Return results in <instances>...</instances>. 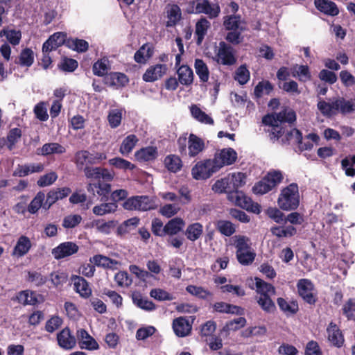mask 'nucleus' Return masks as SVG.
<instances>
[{
    "label": "nucleus",
    "mask_w": 355,
    "mask_h": 355,
    "mask_svg": "<svg viewBox=\"0 0 355 355\" xmlns=\"http://www.w3.org/2000/svg\"><path fill=\"white\" fill-rule=\"evenodd\" d=\"M210 22L204 17H202L196 24L195 35L197 45H200L210 28Z\"/></svg>",
    "instance_id": "nucleus-28"
},
{
    "label": "nucleus",
    "mask_w": 355,
    "mask_h": 355,
    "mask_svg": "<svg viewBox=\"0 0 355 355\" xmlns=\"http://www.w3.org/2000/svg\"><path fill=\"white\" fill-rule=\"evenodd\" d=\"M0 36H5L12 45L16 46L20 42L21 33L15 29L3 28L0 31Z\"/></svg>",
    "instance_id": "nucleus-49"
},
{
    "label": "nucleus",
    "mask_w": 355,
    "mask_h": 355,
    "mask_svg": "<svg viewBox=\"0 0 355 355\" xmlns=\"http://www.w3.org/2000/svg\"><path fill=\"white\" fill-rule=\"evenodd\" d=\"M277 203L279 208L284 211L297 209L300 205L298 185L291 183L284 188L279 196Z\"/></svg>",
    "instance_id": "nucleus-2"
},
{
    "label": "nucleus",
    "mask_w": 355,
    "mask_h": 355,
    "mask_svg": "<svg viewBox=\"0 0 355 355\" xmlns=\"http://www.w3.org/2000/svg\"><path fill=\"white\" fill-rule=\"evenodd\" d=\"M341 168L348 177H355V155L346 156L341 160Z\"/></svg>",
    "instance_id": "nucleus-48"
},
{
    "label": "nucleus",
    "mask_w": 355,
    "mask_h": 355,
    "mask_svg": "<svg viewBox=\"0 0 355 355\" xmlns=\"http://www.w3.org/2000/svg\"><path fill=\"white\" fill-rule=\"evenodd\" d=\"M245 174L243 173H239L237 175H233L232 181L236 191L230 192L228 198L234 201L236 205L249 209L251 204L250 198L246 197L242 191L237 190L238 188L243 187L245 184Z\"/></svg>",
    "instance_id": "nucleus-6"
},
{
    "label": "nucleus",
    "mask_w": 355,
    "mask_h": 355,
    "mask_svg": "<svg viewBox=\"0 0 355 355\" xmlns=\"http://www.w3.org/2000/svg\"><path fill=\"white\" fill-rule=\"evenodd\" d=\"M266 214L269 218L272 219L275 223L279 224H285L286 223V220L285 219V215L283 212H282L279 209L276 207H269Z\"/></svg>",
    "instance_id": "nucleus-63"
},
{
    "label": "nucleus",
    "mask_w": 355,
    "mask_h": 355,
    "mask_svg": "<svg viewBox=\"0 0 355 355\" xmlns=\"http://www.w3.org/2000/svg\"><path fill=\"white\" fill-rule=\"evenodd\" d=\"M276 116V119H277L279 125L282 123H287L290 125L294 124L296 121L297 116L295 112L288 107H284L279 112H277Z\"/></svg>",
    "instance_id": "nucleus-31"
},
{
    "label": "nucleus",
    "mask_w": 355,
    "mask_h": 355,
    "mask_svg": "<svg viewBox=\"0 0 355 355\" xmlns=\"http://www.w3.org/2000/svg\"><path fill=\"white\" fill-rule=\"evenodd\" d=\"M118 208L115 202H104L93 207L92 211L96 216H103L107 214L114 213Z\"/></svg>",
    "instance_id": "nucleus-45"
},
{
    "label": "nucleus",
    "mask_w": 355,
    "mask_h": 355,
    "mask_svg": "<svg viewBox=\"0 0 355 355\" xmlns=\"http://www.w3.org/2000/svg\"><path fill=\"white\" fill-rule=\"evenodd\" d=\"M220 170L216 159H207L198 162L191 168L192 177L197 180H207Z\"/></svg>",
    "instance_id": "nucleus-5"
},
{
    "label": "nucleus",
    "mask_w": 355,
    "mask_h": 355,
    "mask_svg": "<svg viewBox=\"0 0 355 355\" xmlns=\"http://www.w3.org/2000/svg\"><path fill=\"white\" fill-rule=\"evenodd\" d=\"M107 120L112 128L119 127L122 120V110L119 109L111 110L108 113Z\"/></svg>",
    "instance_id": "nucleus-56"
},
{
    "label": "nucleus",
    "mask_w": 355,
    "mask_h": 355,
    "mask_svg": "<svg viewBox=\"0 0 355 355\" xmlns=\"http://www.w3.org/2000/svg\"><path fill=\"white\" fill-rule=\"evenodd\" d=\"M203 233V225L198 222L189 224L184 234L187 239L192 242L199 239Z\"/></svg>",
    "instance_id": "nucleus-33"
},
{
    "label": "nucleus",
    "mask_w": 355,
    "mask_h": 355,
    "mask_svg": "<svg viewBox=\"0 0 355 355\" xmlns=\"http://www.w3.org/2000/svg\"><path fill=\"white\" fill-rule=\"evenodd\" d=\"M168 70L166 64H157L150 66L143 74L142 78L145 82L153 83L164 76Z\"/></svg>",
    "instance_id": "nucleus-18"
},
{
    "label": "nucleus",
    "mask_w": 355,
    "mask_h": 355,
    "mask_svg": "<svg viewBox=\"0 0 355 355\" xmlns=\"http://www.w3.org/2000/svg\"><path fill=\"white\" fill-rule=\"evenodd\" d=\"M45 194L43 191L37 193L33 199L31 201L27 207V211L31 214L37 213L40 208L44 209Z\"/></svg>",
    "instance_id": "nucleus-42"
},
{
    "label": "nucleus",
    "mask_w": 355,
    "mask_h": 355,
    "mask_svg": "<svg viewBox=\"0 0 355 355\" xmlns=\"http://www.w3.org/2000/svg\"><path fill=\"white\" fill-rule=\"evenodd\" d=\"M89 151L86 150H78L74 155V163L78 169L84 170L86 164H88Z\"/></svg>",
    "instance_id": "nucleus-57"
},
{
    "label": "nucleus",
    "mask_w": 355,
    "mask_h": 355,
    "mask_svg": "<svg viewBox=\"0 0 355 355\" xmlns=\"http://www.w3.org/2000/svg\"><path fill=\"white\" fill-rule=\"evenodd\" d=\"M34 62V53L32 49H22L19 56V64L22 67H29Z\"/></svg>",
    "instance_id": "nucleus-51"
},
{
    "label": "nucleus",
    "mask_w": 355,
    "mask_h": 355,
    "mask_svg": "<svg viewBox=\"0 0 355 355\" xmlns=\"http://www.w3.org/2000/svg\"><path fill=\"white\" fill-rule=\"evenodd\" d=\"M270 297L271 295L260 296L257 300L258 304L267 313L273 312L276 309L275 304Z\"/></svg>",
    "instance_id": "nucleus-59"
},
{
    "label": "nucleus",
    "mask_w": 355,
    "mask_h": 355,
    "mask_svg": "<svg viewBox=\"0 0 355 355\" xmlns=\"http://www.w3.org/2000/svg\"><path fill=\"white\" fill-rule=\"evenodd\" d=\"M132 298L133 303L141 309L147 311H152L156 309L155 304L147 297H144L139 293H134Z\"/></svg>",
    "instance_id": "nucleus-36"
},
{
    "label": "nucleus",
    "mask_w": 355,
    "mask_h": 355,
    "mask_svg": "<svg viewBox=\"0 0 355 355\" xmlns=\"http://www.w3.org/2000/svg\"><path fill=\"white\" fill-rule=\"evenodd\" d=\"M67 273L63 271H53L50 274L51 282L55 287L62 286L64 283H65L67 281Z\"/></svg>",
    "instance_id": "nucleus-61"
},
{
    "label": "nucleus",
    "mask_w": 355,
    "mask_h": 355,
    "mask_svg": "<svg viewBox=\"0 0 355 355\" xmlns=\"http://www.w3.org/2000/svg\"><path fill=\"white\" fill-rule=\"evenodd\" d=\"M341 100L340 97L334 98L331 102H327L320 100L317 104L318 109L321 114L327 117L334 116L338 113L341 114Z\"/></svg>",
    "instance_id": "nucleus-10"
},
{
    "label": "nucleus",
    "mask_w": 355,
    "mask_h": 355,
    "mask_svg": "<svg viewBox=\"0 0 355 355\" xmlns=\"http://www.w3.org/2000/svg\"><path fill=\"white\" fill-rule=\"evenodd\" d=\"M318 10L328 16L334 17L339 14V9L335 2L330 0H314Z\"/></svg>",
    "instance_id": "nucleus-25"
},
{
    "label": "nucleus",
    "mask_w": 355,
    "mask_h": 355,
    "mask_svg": "<svg viewBox=\"0 0 355 355\" xmlns=\"http://www.w3.org/2000/svg\"><path fill=\"white\" fill-rule=\"evenodd\" d=\"M77 343L79 347L82 349L92 351L99 348V345L96 340L84 329L77 330L76 343Z\"/></svg>",
    "instance_id": "nucleus-14"
},
{
    "label": "nucleus",
    "mask_w": 355,
    "mask_h": 355,
    "mask_svg": "<svg viewBox=\"0 0 355 355\" xmlns=\"http://www.w3.org/2000/svg\"><path fill=\"white\" fill-rule=\"evenodd\" d=\"M327 332L328 340L333 346L338 348L343 347L345 342L344 336L336 324L331 322L327 328Z\"/></svg>",
    "instance_id": "nucleus-21"
},
{
    "label": "nucleus",
    "mask_w": 355,
    "mask_h": 355,
    "mask_svg": "<svg viewBox=\"0 0 355 355\" xmlns=\"http://www.w3.org/2000/svg\"><path fill=\"white\" fill-rule=\"evenodd\" d=\"M185 223L181 218L176 217L168 220L164 225L165 236H173L178 234L183 230Z\"/></svg>",
    "instance_id": "nucleus-29"
},
{
    "label": "nucleus",
    "mask_w": 355,
    "mask_h": 355,
    "mask_svg": "<svg viewBox=\"0 0 355 355\" xmlns=\"http://www.w3.org/2000/svg\"><path fill=\"white\" fill-rule=\"evenodd\" d=\"M57 179V173L54 171H51L40 176L37 181V184L40 187H45L53 184Z\"/></svg>",
    "instance_id": "nucleus-60"
},
{
    "label": "nucleus",
    "mask_w": 355,
    "mask_h": 355,
    "mask_svg": "<svg viewBox=\"0 0 355 355\" xmlns=\"http://www.w3.org/2000/svg\"><path fill=\"white\" fill-rule=\"evenodd\" d=\"M135 156L141 162L154 161L158 156L157 148L153 146L141 148L135 152Z\"/></svg>",
    "instance_id": "nucleus-26"
},
{
    "label": "nucleus",
    "mask_w": 355,
    "mask_h": 355,
    "mask_svg": "<svg viewBox=\"0 0 355 355\" xmlns=\"http://www.w3.org/2000/svg\"><path fill=\"white\" fill-rule=\"evenodd\" d=\"M110 182L102 180L94 183H89L87 186V190L94 196L96 193L101 197V201L107 202L112 191Z\"/></svg>",
    "instance_id": "nucleus-11"
},
{
    "label": "nucleus",
    "mask_w": 355,
    "mask_h": 355,
    "mask_svg": "<svg viewBox=\"0 0 355 355\" xmlns=\"http://www.w3.org/2000/svg\"><path fill=\"white\" fill-rule=\"evenodd\" d=\"M274 86L269 80H262L258 83L254 89V95L259 99L263 95H270L273 91Z\"/></svg>",
    "instance_id": "nucleus-41"
},
{
    "label": "nucleus",
    "mask_w": 355,
    "mask_h": 355,
    "mask_svg": "<svg viewBox=\"0 0 355 355\" xmlns=\"http://www.w3.org/2000/svg\"><path fill=\"white\" fill-rule=\"evenodd\" d=\"M138 210L148 211L157 208L155 200L147 196H138Z\"/></svg>",
    "instance_id": "nucleus-52"
},
{
    "label": "nucleus",
    "mask_w": 355,
    "mask_h": 355,
    "mask_svg": "<svg viewBox=\"0 0 355 355\" xmlns=\"http://www.w3.org/2000/svg\"><path fill=\"white\" fill-rule=\"evenodd\" d=\"M283 180V175L279 171L268 172L261 180L256 182L252 187L255 194L263 195L275 188Z\"/></svg>",
    "instance_id": "nucleus-4"
},
{
    "label": "nucleus",
    "mask_w": 355,
    "mask_h": 355,
    "mask_svg": "<svg viewBox=\"0 0 355 355\" xmlns=\"http://www.w3.org/2000/svg\"><path fill=\"white\" fill-rule=\"evenodd\" d=\"M185 11L188 14H205L209 19H214L219 16L220 7L218 3H212L209 0H191Z\"/></svg>",
    "instance_id": "nucleus-3"
},
{
    "label": "nucleus",
    "mask_w": 355,
    "mask_h": 355,
    "mask_svg": "<svg viewBox=\"0 0 355 355\" xmlns=\"http://www.w3.org/2000/svg\"><path fill=\"white\" fill-rule=\"evenodd\" d=\"M116 223L117 222L113 220L105 222L103 220L98 219L93 221V226L96 227L99 232L109 234L116 227Z\"/></svg>",
    "instance_id": "nucleus-50"
},
{
    "label": "nucleus",
    "mask_w": 355,
    "mask_h": 355,
    "mask_svg": "<svg viewBox=\"0 0 355 355\" xmlns=\"http://www.w3.org/2000/svg\"><path fill=\"white\" fill-rule=\"evenodd\" d=\"M71 281L73 284L74 290L80 297L87 299L92 293L89 282L83 277L72 275Z\"/></svg>",
    "instance_id": "nucleus-22"
},
{
    "label": "nucleus",
    "mask_w": 355,
    "mask_h": 355,
    "mask_svg": "<svg viewBox=\"0 0 355 355\" xmlns=\"http://www.w3.org/2000/svg\"><path fill=\"white\" fill-rule=\"evenodd\" d=\"M270 232L272 235L279 239L291 237L297 234V230L293 225L274 226L270 228Z\"/></svg>",
    "instance_id": "nucleus-38"
},
{
    "label": "nucleus",
    "mask_w": 355,
    "mask_h": 355,
    "mask_svg": "<svg viewBox=\"0 0 355 355\" xmlns=\"http://www.w3.org/2000/svg\"><path fill=\"white\" fill-rule=\"evenodd\" d=\"M78 66L77 60L67 57H64L58 65V69L64 72H73L77 69Z\"/></svg>",
    "instance_id": "nucleus-58"
},
{
    "label": "nucleus",
    "mask_w": 355,
    "mask_h": 355,
    "mask_svg": "<svg viewBox=\"0 0 355 355\" xmlns=\"http://www.w3.org/2000/svg\"><path fill=\"white\" fill-rule=\"evenodd\" d=\"M250 73L245 65H241L235 71L234 78L241 85L246 84L250 80Z\"/></svg>",
    "instance_id": "nucleus-55"
},
{
    "label": "nucleus",
    "mask_w": 355,
    "mask_h": 355,
    "mask_svg": "<svg viewBox=\"0 0 355 355\" xmlns=\"http://www.w3.org/2000/svg\"><path fill=\"white\" fill-rule=\"evenodd\" d=\"M153 48L148 46V44H143L135 53L134 60L139 64H145L153 55Z\"/></svg>",
    "instance_id": "nucleus-35"
},
{
    "label": "nucleus",
    "mask_w": 355,
    "mask_h": 355,
    "mask_svg": "<svg viewBox=\"0 0 355 355\" xmlns=\"http://www.w3.org/2000/svg\"><path fill=\"white\" fill-rule=\"evenodd\" d=\"M255 285L257 292L259 293L261 296L273 295L275 294V288L274 286L259 277H255Z\"/></svg>",
    "instance_id": "nucleus-43"
},
{
    "label": "nucleus",
    "mask_w": 355,
    "mask_h": 355,
    "mask_svg": "<svg viewBox=\"0 0 355 355\" xmlns=\"http://www.w3.org/2000/svg\"><path fill=\"white\" fill-rule=\"evenodd\" d=\"M339 78L342 85L345 87L355 85V76L347 70H342L339 73Z\"/></svg>",
    "instance_id": "nucleus-64"
},
{
    "label": "nucleus",
    "mask_w": 355,
    "mask_h": 355,
    "mask_svg": "<svg viewBox=\"0 0 355 355\" xmlns=\"http://www.w3.org/2000/svg\"><path fill=\"white\" fill-rule=\"evenodd\" d=\"M32 244L31 240L26 236H21L13 248L12 255L17 257H21L26 254L31 248Z\"/></svg>",
    "instance_id": "nucleus-27"
},
{
    "label": "nucleus",
    "mask_w": 355,
    "mask_h": 355,
    "mask_svg": "<svg viewBox=\"0 0 355 355\" xmlns=\"http://www.w3.org/2000/svg\"><path fill=\"white\" fill-rule=\"evenodd\" d=\"M84 173L87 178L94 179L97 182L102 180L112 181L114 179V173L102 167L85 166Z\"/></svg>",
    "instance_id": "nucleus-12"
},
{
    "label": "nucleus",
    "mask_w": 355,
    "mask_h": 355,
    "mask_svg": "<svg viewBox=\"0 0 355 355\" xmlns=\"http://www.w3.org/2000/svg\"><path fill=\"white\" fill-rule=\"evenodd\" d=\"M26 280L28 282L34 284L35 286H41L46 283L48 277L44 276L37 271H28Z\"/></svg>",
    "instance_id": "nucleus-53"
},
{
    "label": "nucleus",
    "mask_w": 355,
    "mask_h": 355,
    "mask_svg": "<svg viewBox=\"0 0 355 355\" xmlns=\"http://www.w3.org/2000/svg\"><path fill=\"white\" fill-rule=\"evenodd\" d=\"M277 112L267 114L262 118V123L265 125L270 127L266 131L269 133V137L271 141H277L281 138L285 133V128L279 125L277 119H276Z\"/></svg>",
    "instance_id": "nucleus-9"
},
{
    "label": "nucleus",
    "mask_w": 355,
    "mask_h": 355,
    "mask_svg": "<svg viewBox=\"0 0 355 355\" xmlns=\"http://www.w3.org/2000/svg\"><path fill=\"white\" fill-rule=\"evenodd\" d=\"M196 72L202 83L209 80V71L206 63L202 59H196L194 64Z\"/></svg>",
    "instance_id": "nucleus-47"
},
{
    "label": "nucleus",
    "mask_w": 355,
    "mask_h": 355,
    "mask_svg": "<svg viewBox=\"0 0 355 355\" xmlns=\"http://www.w3.org/2000/svg\"><path fill=\"white\" fill-rule=\"evenodd\" d=\"M178 81L183 85H190L193 81V70L187 65L180 66L178 70Z\"/></svg>",
    "instance_id": "nucleus-34"
},
{
    "label": "nucleus",
    "mask_w": 355,
    "mask_h": 355,
    "mask_svg": "<svg viewBox=\"0 0 355 355\" xmlns=\"http://www.w3.org/2000/svg\"><path fill=\"white\" fill-rule=\"evenodd\" d=\"M16 300L24 306L35 305L38 303L35 292L29 290L19 292L16 296Z\"/></svg>",
    "instance_id": "nucleus-37"
},
{
    "label": "nucleus",
    "mask_w": 355,
    "mask_h": 355,
    "mask_svg": "<svg viewBox=\"0 0 355 355\" xmlns=\"http://www.w3.org/2000/svg\"><path fill=\"white\" fill-rule=\"evenodd\" d=\"M297 288L299 295L304 302L315 305L318 301L317 294L313 293L314 285L310 279H301L297 283Z\"/></svg>",
    "instance_id": "nucleus-8"
},
{
    "label": "nucleus",
    "mask_w": 355,
    "mask_h": 355,
    "mask_svg": "<svg viewBox=\"0 0 355 355\" xmlns=\"http://www.w3.org/2000/svg\"><path fill=\"white\" fill-rule=\"evenodd\" d=\"M214 60L222 65H234L236 62V58L233 47L223 41L220 42Z\"/></svg>",
    "instance_id": "nucleus-7"
},
{
    "label": "nucleus",
    "mask_w": 355,
    "mask_h": 355,
    "mask_svg": "<svg viewBox=\"0 0 355 355\" xmlns=\"http://www.w3.org/2000/svg\"><path fill=\"white\" fill-rule=\"evenodd\" d=\"M235 248H236V253L251 250L249 243V239L245 236L238 235L235 236Z\"/></svg>",
    "instance_id": "nucleus-62"
},
{
    "label": "nucleus",
    "mask_w": 355,
    "mask_h": 355,
    "mask_svg": "<svg viewBox=\"0 0 355 355\" xmlns=\"http://www.w3.org/2000/svg\"><path fill=\"white\" fill-rule=\"evenodd\" d=\"M71 193L69 187H60L51 189L46 194L44 209L49 210L58 200H62Z\"/></svg>",
    "instance_id": "nucleus-15"
},
{
    "label": "nucleus",
    "mask_w": 355,
    "mask_h": 355,
    "mask_svg": "<svg viewBox=\"0 0 355 355\" xmlns=\"http://www.w3.org/2000/svg\"><path fill=\"white\" fill-rule=\"evenodd\" d=\"M90 262L97 267L104 269H112L117 264L118 261L103 254H96L90 258Z\"/></svg>",
    "instance_id": "nucleus-30"
},
{
    "label": "nucleus",
    "mask_w": 355,
    "mask_h": 355,
    "mask_svg": "<svg viewBox=\"0 0 355 355\" xmlns=\"http://www.w3.org/2000/svg\"><path fill=\"white\" fill-rule=\"evenodd\" d=\"M277 303L280 310L286 315H294L299 310L298 304L296 301H291L288 302L283 297H278Z\"/></svg>",
    "instance_id": "nucleus-39"
},
{
    "label": "nucleus",
    "mask_w": 355,
    "mask_h": 355,
    "mask_svg": "<svg viewBox=\"0 0 355 355\" xmlns=\"http://www.w3.org/2000/svg\"><path fill=\"white\" fill-rule=\"evenodd\" d=\"M37 154L43 156H47L52 154H63L66 152V148L58 143L44 144L40 149L37 150Z\"/></svg>",
    "instance_id": "nucleus-32"
},
{
    "label": "nucleus",
    "mask_w": 355,
    "mask_h": 355,
    "mask_svg": "<svg viewBox=\"0 0 355 355\" xmlns=\"http://www.w3.org/2000/svg\"><path fill=\"white\" fill-rule=\"evenodd\" d=\"M57 342L60 347L69 350L76 345V338L71 334L69 327L62 329L57 334Z\"/></svg>",
    "instance_id": "nucleus-17"
},
{
    "label": "nucleus",
    "mask_w": 355,
    "mask_h": 355,
    "mask_svg": "<svg viewBox=\"0 0 355 355\" xmlns=\"http://www.w3.org/2000/svg\"><path fill=\"white\" fill-rule=\"evenodd\" d=\"M216 230L225 236H231L236 232V226L231 221L227 220H218L216 222Z\"/></svg>",
    "instance_id": "nucleus-40"
},
{
    "label": "nucleus",
    "mask_w": 355,
    "mask_h": 355,
    "mask_svg": "<svg viewBox=\"0 0 355 355\" xmlns=\"http://www.w3.org/2000/svg\"><path fill=\"white\" fill-rule=\"evenodd\" d=\"M205 148L204 141L197 135L191 133L188 139V155L191 157L198 155Z\"/></svg>",
    "instance_id": "nucleus-24"
},
{
    "label": "nucleus",
    "mask_w": 355,
    "mask_h": 355,
    "mask_svg": "<svg viewBox=\"0 0 355 355\" xmlns=\"http://www.w3.org/2000/svg\"><path fill=\"white\" fill-rule=\"evenodd\" d=\"M139 139L135 135H129L123 140L119 151L123 155H128L132 152Z\"/></svg>",
    "instance_id": "nucleus-46"
},
{
    "label": "nucleus",
    "mask_w": 355,
    "mask_h": 355,
    "mask_svg": "<svg viewBox=\"0 0 355 355\" xmlns=\"http://www.w3.org/2000/svg\"><path fill=\"white\" fill-rule=\"evenodd\" d=\"M129 82L128 76L120 72H111L106 74L103 78V83L109 87L116 88L125 86Z\"/></svg>",
    "instance_id": "nucleus-23"
},
{
    "label": "nucleus",
    "mask_w": 355,
    "mask_h": 355,
    "mask_svg": "<svg viewBox=\"0 0 355 355\" xmlns=\"http://www.w3.org/2000/svg\"><path fill=\"white\" fill-rule=\"evenodd\" d=\"M194 318H192L191 322L187 317H178L173 321V329L175 335L178 337H185L188 336L192 329V323Z\"/></svg>",
    "instance_id": "nucleus-19"
},
{
    "label": "nucleus",
    "mask_w": 355,
    "mask_h": 355,
    "mask_svg": "<svg viewBox=\"0 0 355 355\" xmlns=\"http://www.w3.org/2000/svg\"><path fill=\"white\" fill-rule=\"evenodd\" d=\"M186 291L191 295L202 300H205L207 297L212 295L210 291L201 286H197L195 285H188L186 287Z\"/></svg>",
    "instance_id": "nucleus-54"
},
{
    "label": "nucleus",
    "mask_w": 355,
    "mask_h": 355,
    "mask_svg": "<svg viewBox=\"0 0 355 355\" xmlns=\"http://www.w3.org/2000/svg\"><path fill=\"white\" fill-rule=\"evenodd\" d=\"M165 13L167 19L165 26L167 28L175 27L182 19V10L178 4H167L165 8Z\"/></svg>",
    "instance_id": "nucleus-16"
},
{
    "label": "nucleus",
    "mask_w": 355,
    "mask_h": 355,
    "mask_svg": "<svg viewBox=\"0 0 355 355\" xmlns=\"http://www.w3.org/2000/svg\"><path fill=\"white\" fill-rule=\"evenodd\" d=\"M78 245L71 241H66L59 244L52 250V254L57 260L71 256L78 252Z\"/></svg>",
    "instance_id": "nucleus-13"
},
{
    "label": "nucleus",
    "mask_w": 355,
    "mask_h": 355,
    "mask_svg": "<svg viewBox=\"0 0 355 355\" xmlns=\"http://www.w3.org/2000/svg\"><path fill=\"white\" fill-rule=\"evenodd\" d=\"M220 169L224 166H229L234 164L237 159L236 152L232 148H223L219 153L214 155Z\"/></svg>",
    "instance_id": "nucleus-20"
},
{
    "label": "nucleus",
    "mask_w": 355,
    "mask_h": 355,
    "mask_svg": "<svg viewBox=\"0 0 355 355\" xmlns=\"http://www.w3.org/2000/svg\"><path fill=\"white\" fill-rule=\"evenodd\" d=\"M165 167L172 173H176L181 170L182 162L181 159L175 155H167L164 159Z\"/></svg>",
    "instance_id": "nucleus-44"
},
{
    "label": "nucleus",
    "mask_w": 355,
    "mask_h": 355,
    "mask_svg": "<svg viewBox=\"0 0 355 355\" xmlns=\"http://www.w3.org/2000/svg\"><path fill=\"white\" fill-rule=\"evenodd\" d=\"M223 25L229 32L225 36V40L229 43L237 45L243 39L242 33L246 31V22L240 15H229L223 18Z\"/></svg>",
    "instance_id": "nucleus-1"
}]
</instances>
